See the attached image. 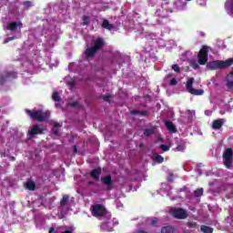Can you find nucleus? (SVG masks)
Returning a JSON list of instances; mask_svg holds the SVG:
<instances>
[{
  "instance_id": "4be33fe9",
  "label": "nucleus",
  "mask_w": 233,
  "mask_h": 233,
  "mask_svg": "<svg viewBox=\"0 0 233 233\" xmlns=\"http://www.w3.org/2000/svg\"><path fill=\"white\" fill-rule=\"evenodd\" d=\"M102 28H106V30H112V28H114V25L110 24L108 20H104L102 23Z\"/></svg>"
},
{
  "instance_id": "e433bc0d",
  "label": "nucleus",
  "mask_w": 233,
  "mask_h": 233,
  "mask_svg": "<svg viewBox=\"0 0 233 233\" xmlns=\"http://www.w3.org/2000/svg\"><path fill=\"white\" fill-rule=\"evenodd\" d=\"M170 86H176L177 85V80L176 78H172L169 82Z\"/></svg>"
},
{
  "instance_id": "423d86ee",
  "label": "nucleus",
  "mask_w": 233,
  "mask_h": 233,
  "mask_svg": "<svg viewBox=\"0 0 233 233\" xmlns=\"http://www.w3.org/2000/svg\"><path fill=\"white\" fill-rule=\"evenodd\" d=\"M208 46H202L198 55V65L205 66L208 63Z\"/></svg>"
},
{
  "instance_id": "cd10ccee",
  "label": "nucleus",
  "mask_w": 233,
  "mask_h": 233,
  "mask_svg": "<svg viewBox=\"0 0 233 233\" xmlns=\"http://www.w3.org/2000/svg\"><path fill=\"white\" fill-rule=\"evenodd\" d=\"M185 150H187V147L185 146V144L178 145L175 148V152H185Z\"/></svg>"
},
{
  "instance_id": "de8ad7c7",
  "label": "nucleus",
  "mask_w": 233,
  "mask_h": 233,
  "mask_svg": "<svg viewBox=\"0 0 233 233\" xmlns=\"http://www.w3.org/2000/svg\"><path fill=\"white\" fill-rule=\"evenodd\" d=\"M187 114L192 115V111L191 110H187Z\"/></svg>"
},
{
  "instance_id": "0eeeda50",
  "label": "nucleus",
  "mask_w": 233,
  "mask_h": 233,
  "mask_svg": "<svg viewBox=\"0 0 233 233\" xmlns=\"http://www.w3.org/2000/svg\"><path fill=\"white\" fill-rule=\"evenodd\" d=\"M192 85H194V77L187 78L186 88L191 96H203L205 94V91L203 89H196L192 87Z\"/></svg>"
},
{
  "instance_id": "20e7f679",
  "label": "nucleus",
  "mask_w": 233,
  "mask_h": 233,
  "mask_svg": "<svg viewBox=\"0 0 233 233\" xmlns=\"http://www.w3.org/2000/svg\"><path fill=\"white\" fill-rule=\"evenodd\" d=\"M14 79H17V72L4 71L0 74V86H3L5 83H8L10 81H14Z\"/></svg>"
},
{
  "instance_id": "dca6fc26",
  "label": "nucleus",
  "mask_w": 233,
  "mask_h": 233,
  "mask_svg": "<svg viewBox=\"0 0 233 233\" xmlns=\"http://www.w3.org/2000/svg\"><path fill=\"white\" fill-rule=\"evenodd\" d=\"M101 182L103 185H106V187H112V176L107 175L101 178Z\"/></svg>"
},
{
  "instance_id": "a878e982",
  "label": "nucleus",
  "mask_w": 233,
  "mask_h": 233,
  "mask_svg": "<svg viewBox=\"0 0 233 233\" xmlns=\"http://www.w3.org/2000/svg\"><path fill=\"white\" fill-rule=\"evenodd\" d=\"M82 21H83V23H82L83 26H86V25H90V17L87 15H84L82 17Z\"/></svg>"
},
{
  "instance_id": "c85d7f7f",
  "label": "nucleus",
  "mask_w": 233,
  "mask_h": 233,
  "mask_svg": "<svg viewBox=\"0 0 233 233\" xmlns=\"http://www.w3.org/2000/svg\"><path fill=\"white\" fill-rule=\"evenodd\" d=\"M189 65L191 68H194V70H198V68H199V62L198 63L196 60H192Z\"/></svg>"
},
{
  "instance_id": "f704fd0d",
  "label": "nucleus",
  "mask_w": 233,
  "mask_h": 233,
  "mask_svg": "<svg viewBox=\"0 0 233 233\" xmlns=\"http://www.w3.org/2000/svg\"><path fill=\"white\" fill-rule=\"evenodd\" d=\"M157 221H159V218H153L151 219V225H152V227H156V225H157Z\"/></svg>"
},
{
  "instance_id": "a211bd4d",
  "label": "nucleus",
  "mask_w": 233,
  "mask_h": 233,
  "mask_svg": "<svg viewBox=\"0 0 233 233\" xmlns=\"http://www.w3.org/2000/svg\"><path fill=\"white\" fill-rule=\"evenodd\" d=\"M160 232L161 233H173V232H176V228H174V227H172V226H164V227H162Z\"/></svg>"
},
{
  "instance_id": "3c124183",
  "label": "nucleus",
  "mask_w": 233,
  "mask_h": 233,
  "mask_svg": "<svg viewBox=\"0 0 233 233\" xmlns=\"http://www.w3.org/2000/svg\"><path fill=\"white\" fill-rule=\"evenodd\" d=\"M12 159H13V161H14V160L15 159V157H13Z\"/></svg>"
},
{
  "instance_id": "ea45409f",
  "label": "nucleus",
  "mask_w": 233,
  "mask_h": 233,
  "mask_svg": "<svg viewBox=\"0 0 233 233\" xmlns=\"http://www.w3.org/2000/svg\"><path fill=\"white\" fill-rule=\"evenodd\" d=\"M131 116H137L139 114V110H132L130 111Z\"/></svg>"
},
{
  "instance_id": "393cba45",
  "label": "nucleus",
  "mask_w": 233,
  "mask_h": 233,
  "mask_svg": "<svg viewBox=\"0 0 233 233\" xmlns=\"http://www.w3.org/2000/svg\"><path fill=\"white\" fill-rule=\"evenodd\" d=\"M153 160L156 161V163H163V161H165V158L161 155H155L153 157Z\"/></svg>"
},
{
  "instance_id": "9b49d317",
  "label": "nucleus",
  "mask_w": 233,
  "mask_h": 233,
  "mask_svg": "<svg viewBox=\"0 0 233 233\" xmlns=\"http://www.w3.org/2000/svg\"><path fill=\"white\" fill-rule=\"evenodd\" d=\"M224 6L227 14L233 17V0H227Z\"/></svg>"
},
{
  "instance_id": "4c0bfd02",
  "label": "nucleus",
  "mask_w": 233,
  "mask_h": 233,
  "mask_svg": "<svg viewBox=\"0 0 233 233\" xmlns=\"http://www.w3.org/2000/svg\"><path fill=\"white\" fill-rule=\"evenodd\" d=\"M140 116H143L144 117L148 116V111H143V110H139L138 113Z\"/></svg>"
},
{
  "instance_id": "2f4dec72",
  "label": "nucleus",
  "mask_w": 233,
  "mask_h": 233,
  "mask_svg": "<svg viewBox=\"0 0 233 233\" xmlns=\"http://www.w3.org/2000/svg\"><path fill=\"white\" fill-rule=\"evenodd\" d=\"M172 70H174V72H177V74H179L181 72V67H179L177 64H175L172 66Z\"/></svg>"
},
{
  "instance_id": "f257e3e1",
  "label": "nucleus",
  "mask_w": 233,
  "mask_h": 233,
  "mask_svg": "<svg viewBox=\"0 0 233 233\" xmlns=\"http://www.w3.org/2000/svg\"><path fill=\"white\" fill-rule=\"evenodd\" d=\"M232 65H233V57L226 61L215 60V61L208 62L207 64V68L208 70H223V68H228V66H232Z\"/></svg>"
},
{
  "instance_id": "c9c22d12",
  "label": "nucleus",
  "mask_w": 233,
  "mask_h": 233,
  "mask_svg": "<svg viewBox=\"0 0 233 233\" xmlns=\"http://www.w3.org/2000/svg\"><path fill=\"white\" fill-rule=\"evenodd\" d=\"M23 5H24V6H25V8H30V6H32V2H31V1H25V2L23 3Z\"/></svg>"
},
{
  "instance_id": "72a5a7b5",
  "label": "nucleus",
  "mask_w": 233,
  "mask_h": 233,
  "mask_svg": "<svg viewBox=\"0 0 233 233\" xmlns=\"http://www.w3.org/2000/svg\"><path fill=\"white\" fill-rule=\"evenodd\" d=\"M187 226L188 227V228H196L198 227V223L197 222H187Z\"/></svg>"
},
{
  "instance_id": "5701e85b",
  "label": "nucleus",
  "mask_w": 233,
  "mask_h": 233,
  "mask_svg": "<svg viewBox=\"0 0 233 233\" xmlns=\"http://www.w3.org/2000/svg\"><path fill=\"white\" fill-rule=\"evenodd\" d=\"M25 188H27V190H35V182L30 180V181H27L25 183Z\"/></svg>"
},
{
  "instance_id": "c03bdc74",
  "label": "nucleus",
  "mask_w": 233,
  "mask_h": 233,
  "mask_svg": "<svg viewBox=\"0 0 233 233\" xmlns=\"http://www.w3.org/2000/svg\"><path fill=\"white\" fill-rule=\"evenodd\" d=\"M9 39V41H14V39H15V36H11V37H7Z\"/></svg>"
},
{
  "instance_id": "c756f323",
  "label": "nucleus",
  "mask_w": 233,
  "mask_h": 233,
  "mask_svg": "<svg viewBox=\"0 0 233 233\" xmlns=\"http://www.w3.org/2000/svg\"><path fill=\"white\" fill-rule=\"evenodd\" d=\"M203 194V187L198 188L194 191L195 198H201V195Z\"/></svg>"
},
{
  "instance_id": "f03ea898",
  "label": "nucleus",
  "mask_w": 233,
  "mask_h": 233,
  "mask_svg": "<svg viewBox=\"0 0 233 233\" xmlns=\"http://www.w3.org/2000/svg\"><path fill=\"white\" fill-rule=\"evenodd\" d=\"M27 116L33 119V121H38L39 123H43L46 121L48 117H50V113L45 112L41 109L32 111L30 109L25 110Z\"/></svg>"
},
{
  "instance_id": "a18cd8bd",
  "label": "nucleus",
  "mask_w": 233,
  "mask_h": 233,
  "mask_svg": "<svg viewBox=\"0 0 233 233\" xmlns=\"http://www.w3.org/2000/svg\"><path fill=\"white\" fill-rule=\"evenodd\" d=\"M74 152H77V146H74Z\"/></svg>"
},
{
  "instance_id": "09e8293b",
  "label": "nucleus",
  "mask_w": 233,
  "mask_h": 233,
  "mask_svg": "<svg viewBox=\"0 0 233 233\" xmlns=\"http://www.w3.org/2000/svg\"><path fill=\"white\" fill-rule=\"evenodd\" d=\"M167 77H172V75H168Z\"/></svg>"
},
{
  "instance_id": "58836bf2",
  "label": "nucleus",
  "mask_w": 233,
  "mask_h": 233,
  "mask_svg": "<svg viewBox=\"0 0 233 233\" xmlns=\"http://www.w3.org/2000/svg\"><path fill=\"white\" fill-rule=\"evenodd\" d=\"M70 106H72V108H76V107L79 106V102L75 101V102L70 104Z\"/></svg>"
},
{
  "instance_id": "9d476101",
  "label": "nucleus",
  "mask_w": 233,
  "mask_h": 233,
  "mask_svg": "<svg viewBox=\"0 0 233 233\" xmlns=\"http://www.w3.org/2000/svg\"><path fill=\"white\" fill-rule=\"evenodd\" d=\"M227 120H225L224 118H218L213 121L212 124V128L213 130H221V128L223 127V125H225V122Z\"/></svg>"
},
{
  "instance_id": "4468645a",
  "label": "nucleus",
  "mask_w": 233,
  "mask_h": 233,
  "mask_svg": "<svg viewBox=\"0 0 233 233\" xmlns=\"http://www.w3.org/2000/svg\"><path fill=\"white\" fill-rule=\"evenodd\" d=\"M18 26H23V23L21 22H9L6 25V29L10 30L11 32H14L17 30Z\"/></svg>"
},
{
  "instance_id": "473e14b6",
  "label": "nucleus",
  "mask_w": 233,
  "mask_h": 233,
  "mask_svg": "<svg viewBox=\"0 0 233 233\" xmlns=\"http://www.w3.org/2000/svg\"><path fill=\"white\" fill-rule=\"evenodd\" d=\"M102 99H103L104 101H106V103H110V101H111V99H112V96H110V95L103 96H102Z\"/></svg>"
},
{
  "instance_id": "603ef678",
  "label": "nucleus",
  "mask_w": 233,
  "mask_h": 233,
  "mask_svg": "<svg viewBox=\"0 0 233 233\" xmlns=\"http://www.w3.org/2000/svg\"><path fill=\"white\" fill-rule=\"evenodd\" d=\"M139 147H143V144H140Z\"/></svg>"
},
{
  "instance_id": "b1692460",
  "label": "nucleus",
  "mask_w": 233,
  "mask_h": 233,
  "mask_svg": "<svg viewBox=\"0 0 233 233\" xmlns=\"http://www.w3.org/2000/svg\"><path fill=\"white\" fill-rule=\"evenodd\" d=\"M200 230L203 233H214V228H210L208 226H205V225H202L200 227Z\"/></svg>"
},
{
  "instance_id": "8fccbe9b",
  "label": "nucleus",
  "mask_w": 233,
  "mask_h": 233,
  "mask_svg": "<svg viewBox=\"0 0 233 233\" xmlns=\"http://www.w3.org/2000/svg\"><path fill=\"white\" fill-rule=\"evenodd\" d=\"M107 190H112V187H108Z\"/></svg>"
},
{
  "instance_id": "7c9ffc66",
  "label": "nucleus",
  "mask_w": 233,
  "mask_h": 233,
  "mask_svg": "<svg viewBox=\"0 0 233 233\" xmlns=\"http://www.w3.org/2000/svg\"><path fill=\"white\" fill-rule=\"evenodd\" d=\"M159 148L160 150H163V152H168V150H170V146L161 144Z\"/></svg>"
},
{
  "instance_id": "37998d69",
  "label": "nucleus",
  "mask_w": 233,
  "mask_h": 233,
  "mask_svg": "<svg viewBox=\"0 0 233 233\" xmlns=\"http://www.w3.org/2000/svg\"><path fill=\"white\" fill-rule=\"evenodd\" d=\"M137 233H148V232L145 230H137Z\"/></svg>"
},
{
  "instance_id": "ddd939ff",
  "label": "nucleus",
  "mask_w": 233,
  "mask_h": 233,
  "mask_svg": "<svg viewBox=\"0 0 233 233\" xmlns=\"http://www.w3.org/2000/svg\"><path fill=\"white\" fill-rule=\"evenodd\" d=\"M102 169L101 167H96L90 172V177L95 179V181H99V177L101 176Z\"/></svg>"
},
{
  "instance_id": "412c9836",
  "label": "nucleus",
  "mask_w": 233,
  "mask_h": 233,
  "mask_svg": "<svg viewBox=\"0 0 233 233\" xmlns=\"http://www.w3.org/2000/svg\"><path fill=\"white\" fill-rule=\"evenodd\" d=\"M69 199H70V196L64 195L62 199L60 200V207H66V205H68Z\"/></svg>"
},
{
  "instance_id": "39448f33",
  "label": "nucleus",
  "mask_w": 233,
  "mask_h": 233,
  "mask_svg": "<svg viewBox=\"0 0 233 233\" xmlns=\"http://www.w3.org/2000/svg\"><path fill=\"white\" fill-rule=\"evenodd\" d=\"M223 164L226 167V168H232L233 165V150L230 147H228L225 149L223 153Z\"/></svg>"
},
{
  "instance_id": "6e6552de",
  "label": "nucleus",
  "mask_w": 233,
  "mask_h": 233,
  "mask_svg": "<svg viewBox=\"0 0 233 233\" xmlns=\"http://www.w3.org/2000/svg\"><path fill=\"white\" fill-rule=\"evenodd\" d=\"M170 212L173 218H176V219H187L188 218L187 211L181 208H172Z\"/></svg>"
},
{
  "instance_id": "79ce46f5",
  "label": "nucleus",
  "mask_w": 233,
  "mask_h": 233,
  "mask_svg": "<svg viewBox=\"0 0 233 233\" xmlns=\"http://www.w3.org/2000/svg\"><path fill=\"white\" fill-rule=\"evenodd\" d=\"M6 43H10V40H9V38H8V37L5 39V41H4V45H6Z\"/></svg>"
},
{
  "instance_id": "7ed1b4c3",
  "label": "nucleus",
  "mask_w": 233,
  "mask_h": 233,
  "mask_svg": "<svg viewBox=\"0 0 233 233\" xmlns=\"http://www.w3.org/2000/svg\"><path fill=\"white\" fill-rule=\"evenodd\" d=\"M105 46V41L103 38H96V41L94 42L93 46L87 47L85 51L86 57H94L101 48Z\"/></svg>"
},
{
  "instance_id": "f8f14e48",
  "label": "nucleus",
  "mask_w": 233,
  "mask_h": 233,
  "mask_svg": "<svg viewBox=\"0 0 233 233\" xmlns=\"http://www.w3.org/2000/svg\"><path fill=\"white\" fill-rule=\"evenodd\" d=\"M28 134L30 137H34V136H37V134H43V128L39 127L37 125H35L32 127Z\"/></svg>"
},
{
  "instance_id": "2eb2a0df",
  "label": "nucleus",
  "mask_w": 233,
  "mask_h": 233,
  "mask_svg": "<svg viewBox=\"0 0 233 233\" xmlns=\"http://www.w3.org/2000/svg\"><path fill=\"white\" fill-rule=\"evenodd\" d=\"M165 125L166 128H167L171 134H176V132H177V128L176 127V125H174L173 121L167 120L166 121Z\"/></svg>"
},
{
  "instance_id": "6ab92c4d",
  "label": "nucleus",
  "mask_w": 233,
  "mask_h": 233,
  "mask_svg": "<svg viewBox=\"0 0 233 233\" xmlns=\"http://www.w3.org/2000/svg\"><path fill=\"white\" fill-rule=\"evenodd\" d=\"M154 134H156V127H155L144 129V136H146V137H150Z\"/></svg>"
},
{
  "instance_id": "aec40b11",
  "label": "nucleus",
  "mask_w": 233,
  "mask_h": 233,
  "mask_svg": "<svg viewBox=\"0 0 233 233\" xmlns=\"http://www.w3.org/2000/svg\"><path fill=\"white\" fill-rule=\"evenodd\" d=\"M59 127H61V124L57 122L54 123V127L52 129L54 136H61V134L59 133Z\"/></svg>"
},
{
  "instance_id": "1a4fd4ad",
  "label": "nucleus",
  "mask_w": 233,
  "mask_h": 233,
  "mask_svg": "<svg viewBox=\"0 0 233 233\" xmlns=\"http://www.w3.org/2000/svg\"><path fill=\"white\" fill-rule=\"evenodd\" d=\"M106 208L101 204H96L93 206L92 215L94 218H103L106 216Z\"/></svg>"
},
{
  "instance_id": "49530a36",
  "label": "nucleus",
  "mask_w": 233,
  "mask_h": 233,
  "mask_svg": "<svg viewBox=\"0 0 233 233\" xmlns=\"http://www.w3.org/2000/svg\"><path fill=\"white\" fill-rule=\"evenodd\" d=\"M228 76H233V66H232V71L229 72Z\"/></svg>"
},
{
  "instance_id": "a19ab883",
  "label": "nucleus",
  "mask_w": 233,
  "mask_h": 233,
  "mask_svg": "<svg viewBox=\"0 0 233 233\" xmlns=\"http://www.w3.org/2000/svg\"><path fill=\"white\" fill-rule=\"evenodd\" d=\"M56 232V228H50L48 233H54Z\"/></svg>"
},
{
  "instance_id": "bb28decb",
  "label": "nucleus",
  "mask_w": 233,
  "mask_h": 233,
  "mask_svg": "<svg viewBox=\"0 0 233 233\" xmlns=\"http://www.w3.org/2000/svg\"><path fill=\"white\" fill-rule=\"evenodd\" d=\"M52 99H53V101L59 103V101H61V96H59V93L54 92L52 95Z\"/></svg>"
},
{
  "instance_id": "f3484780",
  "label": "nucleus",
  "mask_w": 233,
  "mask_h": 233,
  "mask_svg": "<svg viewBox=\"0 0 233 233\" xmlns=\"http://www.w3.org/2000/svg\"><path fill=\"white\" fill-rule=\"evenodd\" d=\"M226 86L229 90H232V88H233V76L232 75H228L226 76Z\"/></svg>"
}]
</instances>
